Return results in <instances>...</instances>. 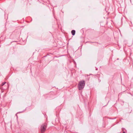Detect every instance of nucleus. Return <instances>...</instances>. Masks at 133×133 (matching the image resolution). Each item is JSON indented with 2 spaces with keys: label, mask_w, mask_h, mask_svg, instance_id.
Returning <instances> with one entry per match:
<instances>
[{
  "label": "nucleus",
  "mask_w": 133,
  "mask_h": 133,
  "mask_svg": "<svg viewBox=\"0 0 133 133\" xmlns=\"http://www.w3.org/2000/svg\"><path fill=\"white\" fill-rule=\"evenodd\" d=\"M85 85V82L84 81H80L78 85V88L79 90H81L83 89Z\"/></svg>",
  "instance_id": "f257e3e1"
},
{
  "label": "nucleus",
  "mask_w": 133,
  "mask_h": 133,
  "mask_svg": "<svg viewBox=\"0 0 133 133\" xmlns=\"http://www.w3.org/2000/svg\"><path fill=\"white\" fill-rule=\"evenodd\" d=\"M6 83V82H3L2 84V86H3L4 85L5 83Z\"/></svg>",
  "instance_id": "20e7f679"
},
{
  "label": "nucleus",
  "mask_w": 133,
  "mask_h": 133,
  "mask_svg": "<svg viewBox=\"0 0 133 133\" xmlns=\"http://www.w3.org/2000/svg\"><path fill=\"white\" fill-rule=\"evenodd\" d=\"M47 124L46 123L43 124L41 127V133H44L46 130Z\"/></svg>",
  "instance_id": "f03ea898"
},
{
  "label": "nucleus",
  "mask_w": 133,
  "mask_h": 133,
  "mask_svg": "<svg viewBox=\"0 0 133 133\" xmlns=\"http://www.w3.org/2000/svg\"><path fill=\"white\" fill-rule=\"evenodd\" d=\"M123 133H125L124 131H123Z\"/></svg>",
  "instance_id": "39448f33"
},
{
  "label": "nucleus",
  "mask_w": 133,
  "mask_h": 133,
  "mask_svg": "<svg viewBox=\"0 0 133 133\" xmlns=\"http://www.w3.org/2000/svg\"><path fill=\"white\" fill-rule=\"evenodd\" d=\"M71 34L72 35L74 36L75 35V31L74 30H72L71 31Z\"/></svg>",
  "instance_id": "7ed1b4c3"
}]
</instances>
